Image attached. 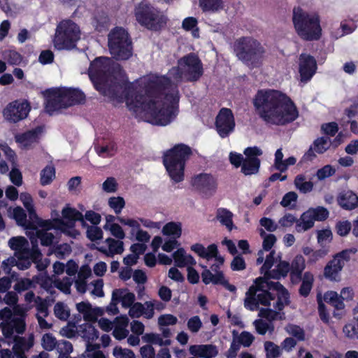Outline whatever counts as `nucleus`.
I'll list each match as a JSON object with an SVG mask.
<instances>
[{
    "mask_svg": "<svg viewBox=\"0 0 358 358\" xmlns=\"http://www.w3.org/2000/svg\"><path fill=\"white\" fill-rule=\"evenodd\" d=\"M203 73L202 63L196 55L184 56L178 60V67L165 76L150 75L127 84L124 90L127 107L140 120L166 126L178 114V84L182 79L197 81Z\"/></svg>",
    "mask_w": 358,
    "mask_h": 358,
    "instance_id": "1",
    "label": "nucleus"
},
{
    "mask_svg": "<svg viewBox=\"0 0 358 358\" xmlns=\"http://www.w3.org/2000/svg\"><path fill=\"white\" fill-rule=\"evenodd\" d=\"M279 253L271 250L266 255L265 262L261 267L260 271L265 278H257L254 284L250 287L245 293L244 306L252 311L259 309V305L270 306L272 301L275 300L274 294L271 292L273 289L276 291L278 300L276 308L282 310L287 304L289 294L282 285L278 282H268L267 279H279L285 277L288 273L290 266L288 262L281 261Z\"/></svg>",
    "mask_w": 358,
    "mask_h": 358,
    "instance_id": "2",
    "label": "nucleus"
},
{
    "mask_svg": "<svg viewBox=\"0 0 358 358\" xmlns=\"http://www.w3.org/2000/svg\"><path fill=\"white\" fill-rule=\"evenodd\" d=\"M254 106L259 117L267 124L285 125L299 117L298 109L292 99L277 90L258 91Z\"/></svg>",
    "mask_w": 358,
    "mask_h": 358,
    "instance_id": "3",
    "label": "nucleus"
},
{
    "mask_svg": "<svg viewBox=\"0 0 358 358\" xmlns=\"http://www.w3.org/2000/svg\"><path fill=\"white\" fill-rule=\"evenodd\" d=\"M26 310L17 306L13 313L9 308L0 310V329L3 336L7 339H13L14 345L13 352L17 358H27L25 352L29 351L34 345V335L33 333L25 336H14V334H22L26 329L24 321Z\"/></svg>",
    "mask_w": 358,
    "mask_h": 358,
    "instance_id": "4",
    "label": "nucleus"
},
{
    "mask_svg": "<svg viewBox=\"0 0 358 358\" xmlns=\"http://www.w3.org/2000/svg\"><path fill=\"white\" fill-rule=\"evenodd\" d=\"M45 110L50 115L62 108L80 103L85 100V94L78 89L58 87L44 92Z\"/></svg>",
    "mask_w": 358,
    "mask_h": 358,
    "instance_id": "5",
    "label": "nucleus"
},
{
    "mask_svg": "<svg viewBox=\"0 0 358 358\" xmlns=\"http://www.w3.org/2000/svg\"><path fill=\"white\" fill-rule=\"evenodd\" d=\"M292 21L295 31L303 40H319L322 34L320 19L315 13H308L300 8L293 10Z\"/></svg>",
    "mask_w": 358,
    "mask_h": 358,
    "instance_id": "6",
    "label": "nucleus"
},
{
    "mask_svg": "<svg viewBox=\"0 0 358 358\" xmlns=\"http://www.w3.org/2000/svg\"><path fill=\"white\" fill-rule=\"evenodd\" d=\"M236 57L250 68L262 65L265 50L262 44L250 36L241 37L234 43Z\"/></svg>",
    "mask_w": 358,
    "mask_h": 358,
    "instance_id": "7",
    "label": "nucleus"
},
{
    "mask_svg": "<svg viewBox=\"0 0 358 358\" xmlns=\"http://www.w3.org/2000/svg\"><path fill=\"white\" fill-rule=\"evenodd\" d=\"M190 154V148L183 144L176 145L165 153L164 165L173 182H179L183 180L185 162Z\"/></svg>",
    "mask_w": 358,
    "mask_h": 358,
    "instance_id": "8",
    "label": "nucleus"
},
{
    "mask_svg": "<svg viewBox=\"0 0 358 358\" xmlns=\"http://www.w3.org/2000/svg\"><path fill=\"white\" fill-rule=\"evenodd\" d=\"M80 27L71 20L60 22L56 28L53 44L56 49L71 50L80 38Z\"/></svg>",
    "mask_w": 358,
    "mask_h": 358,
    "instance_id": "9",
    "label": "nucleus"
},
{
    "mask_svg": "<svg viewBox=\"0 0 358 358\" xmlns=\"http://www.w3.org/2000/svg\"><path fill=\"white\" fill-rule=\"evenodd\" d=\"M134 15L141 25L155 31L164 27L167 20L162 12L145 1L136 6Z\"/></svg>",
    "mask_w": 358,
    "mask_h": 358,
    "instance_id": "10",
    "label": "nucleus"
},
{
    "mask_svg": "<svg viewBox=\"0 0 358 358\" xmlns=\"http://www.w3.org/2000/svg\"><path fill=\"white\" fill-rule=\"evenodd\" d=\"M108 48L111 55L117 60H126L132 55L131 42L122 28L116 27L110 31Z\"/></svg>",
    "mask_w": 358,
    "mask_h": 358,
    "instance_id": "11",
    "label": "nucleus"
},
{
    "mask_svg": "<svg viewBox=\"0 0 358 358\" xmlns=\"http://www.w3.org/2000/svg\"><path fill=\"white\" fill-rule=\"evenodd\" d=\"M112 60L107 57H99L94 60L89 68V77L94 87L106 94V86L110 74Z\"/></svg>",
    "mask_w": 358,
    "mask_h": 358,
    "instance_id": "12",
    "label": "nucleus"
},
{
    "mask_svg": "<svg viewBox=\"0 0 358 358\" xmlns=\"http://www.w3.org/2000/svg\"><path fill=\"white\" fill-rule=\"evenodd\" d=\"M92 322H85L78 325L76 328L78 336L81 337L86 343L83 358H106L103 352L99 350V345L92 344L99 338V334Z\"/></svg>",
    "mask_w": 358,
    "mask_h": 358,
    "instance_id": "13",
    "label": "nucleus"
},
{
    "mask_svg": "<svg viewBox=\"0 0 358 358\" xmlns=\"http://www.w3.org/2000/svg\"><path fill=\"white\" fill-rule=\"evenodd\" d=\"M62 219L57 220L59 229L61 233L72 238L79 235V232L75 228V223L78 220H83V214L76 208L66 205L62 210Z\"/></svg>",
    "mask_w": 358,
    "mask_h": 358,
    "instance_id": "14",
    "label": "nucleus"
},
{
    "mask_svg": "<svg viewBox=\"0 0 358 358\" xmlns=\"http://www.w3.org/2000/svg\"><path fill=\"white\" fill-rule=\"evenodd\" d=\"M30 106L25 100H16L10 103L3 110V116L9 122H17L29 114Z\"/></svg>",
    "mask_w": 358,
    "mask_h": 358,
    "instance_id": "15",
    "label": "nucleus"
},
{
    "mask_svg": "<svg viewBox=\"0 0 358 358\" xmlns=\"http://www.w3.org/2000/svg\"><path fill=\"white\" fill-rule=\"evenodd\" d=\"M216 130L221 138L227 137L235 127V120L231 110L222 108L216 117Z\"/></svg>",
    "mask_w": 358,
    "mask_h": 358,
    "instance_id": "16",
    "label": "nucleus"
},
{
    "mask_svg": "<svg viewBox=\"0 0 358 358\" xmlns=\"http://www.w3.org/2000/svg\"><path fill=\"white\" fill-rule=\"evenodd\" d=\"M273 306L275 310H272L271 308L260 309L259 316L266 319L268 321H265L262 319H259L254 321L253 324L258 334L264 335L267 331H273V326L271 322L278 319V317H281L280 313L276 311V303ZM278 310H279L278 309Z\"/></svg>",
    "mask_w": 358,
    "mask_h": 358,
    "instance_id": "17",
    "label": "nucleus"
},
{
    "mask_svg": "<svg viewBox=\"0 0 358 358\" xmlns=\"http://www.w3.org/2000/svg\"><path fill=\"white\" fill-rule=\"evenodd\" d=\"M244 154L245 157L241 166L242 173L246 176L257 173L260 166L257 157L262 155V150L258 147L247 148Z\"/></svg>",
    "mask_w": 358,
    "mask_h": 358,
    "instance_id": "18",
    "label": "nucleus"
},
{
    "mask_svg": "<svg viewBox=\"0 0 358 358\" xmlns=\"http://www.w3.org/2000/svg\"><path fill=\"white\" fill-rule=\"evenodd\" d=\"M193 187L206 196L214 194L217 188L215 178L208 173H200L192 180Z\"/></svg>",
    "mask_w": 358,
    "mask_h": 358,
    "instance_id": "19",
    "label": "nucleus"
},
{
    "mask_svg": "<svg viewBox=\"0 0 358 358\" xmlns=\"http://www.w3.org/2000/svg\"><path fill=\"white\" fill-rule=\"evenodd\" d=\"M317 70V64L315 58L310 55L301 54L299 59V71L300 80L306 83L313 76Z\"/></svg>",
    "mask_w": 358,
    "mask_h": 358,
    "instance_id": "20",
    "label": "nucleus"
},
{
    "mask_svg": "<svg viewBox=\"0 0 358 358\" xmlns=\"http://www.w3.org/2000/svg\"><path fill=\"white\" fill-rule=\"evenodd\" d=\"M77 311L83 315L85 322H96L99 317L103 315V310L99 307H93L88 301L76 303Z\"/></svg>",
    "mask_w": 358,
    "mask_h": 358,
    "instance_id": "21",
    "label": "nucleus"
},
{
    "mask_svg": "<svg viewBox=\"0 0 358 358\" xmlns=\"http://www.w3.org/2000/svg\"><path fill=\"white\" fill-rule=\"evenodd\" d=\"M189 352L196 358H214L217 355L218 350L212 344H197L190 345Z\"/></svg>",
    "mask_w": 358,
    "mask_h": 358,
    "instance_id": "22",
    "label": "nucleus"
},
{
    "mask_svg": "<svg viewBox=\"0 0 358 358\" xmlns=\"http://www.w3.org/2000/svg\"><path fill=\"white\" fill-rule=\"evenodd\" d=\"M43 132V127L39 126L26 133L15 136V140L21 147L27 148L36 143Z\"/></svg>",
    "mask_w": 358,
    "mask_h": 358,
    "instance_id": "23",
    "label": "nucleus"
},
{
    "mask_svg": "<svg viewBox=\"0 0 358 358\" xmlns=\"http://www.w3.org/2000/svg\"><path fill=\"white\" fill-rule=\"evenodd\" d=\"M99 250L108 257H113L115 255L123 252L124 243L122 240L108 238L104 241L103 245L99 248Z\"/></svg>",
    "mask_w": 358,
    "mask_h": 358,
    "instance_id": "24",
    "label": "nucleus"
},
{
    "mask_svg": "<svg viewBox=\"0 0 358 358\" xmlns=\"http://www.w3.org/2000/svg\"><path fill=\"white\" fill-rule=\"evenodd\" d=\"M41 256L40 251L34 246L32 251H25L24 254L16 255L17 259V267L20 270L27 269L32 262L38 261Z\"/></svg>",
    "mask_w": 358,
    "mask_h": 358,
    "instance_id": "25",
    "label": "nucleus"
},
{
    "mask_svg": "<svg viewBox=\"0 0 358 358\" xmlns=\"http://www.w3.org/2000/svg\"><path fill=\"white\" fill-rule=\"evenodd\" d=\"M135 299L134 294L127 289H115L112 294V302L115 304L120 302L125 308H130L134 303Z\"/></svg>",
    "mask_w": 358,
    "mask_h": 358,
    "instance_id": "26",
    "label": "nucleus"
},
{
    "mask_svg": "<svg viewBox=\"0 0 358 358\" xmlns=\"http://www.w3.org/2000/svg\"><path fill=\"white\" fill-rule=\"evenodd\" d=\"M41 226L43 227L42 229L35 230L36 238H38L41 241V245L49 246L56 240L55 235L52 230L55 232L59 231V230L57 229L54 227L48 226V224H41ZM36 241L37 239L35 240L36 242Z\"/></svg>",
    "mask_w": 358,
    "mask_h": 358,
    "instance_id": "27",
    "label": "nucleus"
},
{
    "mask_svg": "<svg viewBox=\"0 0 358 358\" xmlns=\"http://www.w3.org/2000/svg\"><path fill=\"white\" fill-rule=\"evenodd\" d=\"M92 275V269L87 265H83L78 271V275L75 280V287L80 294H84L87 292L88 285L87 280Z\"/></svg>",
    "mask_w": 358,
    "mask_h": 358,
    "instance_id": "28",
    "label": "nucleus"
},
{
    "mask_svg": "<svg viewBox=\"0 0 358 358\" xmlns=\"http://www.w3.org/2000/svg\"><path fill=\"white\" fill-rule=\"evenodd\" d=\"M129 318L127 315L117 317L114 320L113 336L119 341L123 340L129 336L127 329Z\"/></svg>",
    "mask_w": 358,
    "mask_h": 358,
    "instance_id": "29",
    "label": "nucleus"
},
{
    "mask_svg": "<svg viewBox=\"0 0 358 358\" xmlns=\"http://www.w3.org/2000/svg\"><path fill=\"white\" fill-rule=\"evenodd\" d=\"M343 267V262L334 257L324 267V275L331 281H339L340 273Z\"/></svg>",
    "mask_w": 358,
    "mask_h": 358,
    "instance_id": "30",
    "label": "nucleus"
},
{
    "mask_svg": "<svg viewBox=\"0 0 358 358\" xmlns=\"http://www.w3.org/2000/svg\"><path fill=\"white\" fill-rule=\"evenodd\" d=\"M259 235L263 239V250L258 252V257L257 259V264H261L264 262V251L271 250L277 241L276 236L274 234H266L263 229H259Z\"/></svg>",
    "mask_w": 358,
    "mask_h": 358,
    "instance_id": "31",
    "label": "nucleus"
},
{
    "mask_svg": "<svg viewBox=\"0 0 358 358\" xmlns=\"http://www.w3.org/2000/svg\"><path fill=\"white\" fill-rule=\"evenodd\" d=\"M283 157L282 149H278L275 153L273 167L281 173L286 171L289 166L294 165L296 162V159L293 156L286 159H283Z\"/></svg>",
    "mask_w": 358,
    "mask_h": 358,
    "instance_id": "32",
    "label": "nucleus"
},
{
    "mask_svg": "<svg viewBox=\"0 0 358 358\" xmlns=\"http://www.w3.org/2000/svg\"><path fill=\"white\" fill-rule=\"evenodd\" d=\"M338 204L344 209L352 210L358 204V197L352 191L347 190L340 193L338 197Z\"/></svg>",
    "mask_w": 358,
    "mask_h": 358,
    "instance_id": "33",
    "label": "nucleus"
},
{
    "mask_svg": "<svg viewBox=\"0 0 358 358\" xmlns=\"http://www.w3.org/2000/svg\"><path fill=\"white\" fill-rule=\"evenodd\" d=\"M175 264L178 267H187L196 264L193 257L187 254L183 248H179L172 255Z\"/></svg>",
    "mask_w": 358,
    "mask_h": 358,
    "instance_id": "34",
    "label": "nucleus"
},
{
    "mask_svg": "<svg viewBox=\"0 0 358 358\" xmlns=\"http://www.w3.org/2000/svg\"><path fill=\"white\" fill-rule=\"evenodd\" d=\"M8 217L14 219L17 224L25 229L31 228V222L27 218V214L22 208L17 206L9 208L7 210Z\"/></svg>",
    "mask_w": 358,
    "mask_h": 358,
    "instance_id": "35",
    "label": "nucleus"
},
{
    "mask_svg": "<svg viewBox=\"0 0 358 358\" xmlns=\"http://www.w3.org/2000/svg\"><path fill=\"white\" fill-rule=\"evenodd\" d=\"M116 221L119 222L123 225L128 226L130 228H135L138 227V221L133 219L121 216H114L113 215H107L106 216V223L103 225V229H106L108 227L117 224Z\"/></svg>",
    "mask_w": 358,
    "mask_h": 358,
    "instance_id": "36",
    "label": "nucleus"
},
{
    "mask_svg": "<svg viewBox=\"0 0 358 358\" xmlns=\"http://www.w3.org/2000/svg\"><path fill=\"white\" fill-rule=\"evenodd\" d=\"M310 213H312L311 211L308 210L297 220L295 226V229L297 232H304L314 226L315 220Z\"/></svg>",
    "mask_w": 358,
    "mask_h": 358,
    "instance_id": "37",
    "label": "nucleus"
},
{
    "mask_svg": "<svg viewBox=\"0 0 358 358\" xmlns=\"http://www.w3.org/2000/svg\"><path fill=\"white\" fill-rule=\"evenodd\" d=\"M10 248L15 251V255L24 254L25 251H31L29 248L27 239L22 236L13 237L8 241Z\"/></svg>",
    "mask_w": 358,
    "mask_h": 358,
    "instance_id": "38",
    "label": "nucleus"
},
{
    "mask_svg": "<svg viewBox=\"0 0 358 358\" xmlns=\"http://www.w3.org/2000/svg\"><path fill=\"white\" fill-rule=\"evenodd\" d=\"M162 232L171 238L178 239L182 234V224L180 222H168L163 227Z\"/></svg>",
    "mask_w": 358,
    "mask_h": 358,
    "instance_id": "39",
    "label": "nucleus"
},
{
    "mask_svg": "<svg viewBox=\"0 0 358 358\" xmlns=\"http://www.w3.org/2000/svg\"><path fill=\"white\" fill-rule=\"evenodd\" d=\"M233 213L226 208H219L217 210L216 218L217 220L229 231H231L234 227L233 224Z\"/></svg>",
    "mask_w": 358,
    "mask_h": 358,
    "instance_id": "40",
    "label": "nucleus"
},
{
    "mask_svg": "<svg viewBox=\"0 0 358 358\" xmlns=\"http://www.w3.org/2000/svg\"><path fill=\"white\" fill-rule=\"evenodd\" d=\"M20 199L23 206L28 212L29 219L32 221L38 220V217L35 210L33 199L31 196L27 192H22L20 195Z\"/></svg>",
    "mask_w": 358,
    "mask_h": 358,
    "instance_id": "41",
    "label": "nucleus"
},
{
    "mask_svg": "<svg viewBox=\"0 0 358 358\" xmlns=\"http://www.w3.org/2000/svg\"><path fill=\"white\" fill-rule=\"evenodd\" d=\"M215 265H213L211 266V269L213 271H215V273H212L210 271L206 268L201 273V278L202 281L206 284L208 285L210 282L213 284H219L220 280L222 279V277L223 275L222 272L218 271L215 268Z\"/></svg>",
    "mask_w": 358,
    "mask_h": 358,
    "instance_id": "42",
    "label": "nucleus"
},
{
    "mask_svg": "<svg viewBox=\"0 0 358 358\" xmlns=\"http://www.w3.org/2000/svg\"><path fill=\"white\" fill-rule=\"evenodd\" d=\"M199 6L205 12H217L224 8L222 0H199Z\"/></svg>",
    "mask_w": 358,
    "mask_h": 358,
    "instance_id": "43",
    "label": "nucleus"
},
{
    "mask_svg": "<svg viewBox=\"0 0 358 358\" xmlns=\"http://www.w3.org/2000/svg\"><path fill=\"white\" fill-rule=\"evenodd\" d=\"M313 280L314 277L312 273L309 272H306L303 274L302 278V283L299 289L300 294L302 296H306L309 294L313 287Z\"/></svg>",
    "mask_w": 358,
    "mask_h": 358,
    "instance_id": "44",
    "label": "nucleus"
},
{
    "mask_svg": "<svg viewBox=\"0 0 358 358\" xmlns=\"http://www.w3.org/2000/svg\"><path fill=\"white\" fill-rule=\"evenodd\" d=\"M294 185L301 193H308L312 191L313 183L310 181H306L303 175H298L294 180Z\"/></svg>",
    "mask_w": 358,
    "mask_h": 358,
    "instance_id": "45",
    "label": "nucleus"
},
{
    "mask_svg": "<svg viewBox=\"0 0 358 358\" xmlns=\"http://www.w3.org/2000/svg\"><path fill=\"white\" fill-rule=\"evenodd\" d=\"M142 339L144 342L158 345L160 346L162 345H169L171 344V341L169 339L164 340L160 334H145L143 336Z\"/></svg>",
    "mask_w": 358,
    "mask_h": 358,
    "instance_id": "46",
    "label": "nucleus"
},
{
    "mask_svg": "<svg viewBox=\"0 0 358 358\" xmlns=\"http://www.w3.org/2000/svg\"><path fill=\"white\" fill-rule=\"evenodd\" d=\"M36 318L38 322V325L41 329H48L52 327L51 324H49L45 317L48 316V308L45 305H40L37 307Z\"/></svg>",
    "mask_w": 358,
    "mask_h": 358,
    "instance_id": "47",
    "label": "nucleus"
},
{
    "mask_svg": "<svg viewBox=\"0 0 358 358\" xmlns=\"http://www.w3.org/2000/svg\"><path fill=\"white\" fill-rule=\"evenodd\" d=\"M197 20L194 17H188L183 20L182 27L187 31H192L194 38L199 37V31L197 27Z\"/></svg>",
    "mask_w": 358,
    "mask_h": 358,
    "instance_id": "48",
    "label": "nucleus"
},
{
    "mask_svg": "<svg viewBox=\"0 0 358 358\" xmlns=\"http://www.w3.org/2000/svg\"><path fill=\"white\" fill-rule=\"evenodd\" d=\"M94 149L97 155L102 157H111L116 152V147L113 143H109L103 145H96Z\"/></svg>",
    "mask_w": 358,
    "mask_h": 358,
    "instance_id": "49",
    "label": "nucleus"
},
{
    "mask_svg": "<svg viewBox=\"0 0 358 358\" xmlns=\"http://www.w3.org/2000/svg\"><path fill=\"white\" fill-rule=\"evenodd\" d=\"M54 313L58 319L66 321L70 316V310L66 304L57 302L54 307Z\"/></svg>",
    "mask_w": 358,
    "mask_h": 358,
    "instance_id": "50",
    "label": "nucleus"
},
{
    "mask_svg": "<svg viewBox=\"0 0 358 358\" xmlns=\"http://www.w3.org/2000/svg\"><path fill=\"white\" fill-rule=\"evenodd\" d=\"M331 145V142L329 138L327 137H320L317 138L314 141V150L319 153H324L326 150H327Z\"/></svg>",
    "mask_w": 358,
    "mask_h": 358,
    "instance_id": "51",
    "label": "nucleus"
},
{
    "mask_svg": "<svg viewBox=\"0 0 358 358\" xmlns=\"http://www.w3.org/2000/svg\"><path fill=\"white\" fill-rule=\"evenodd\" d=\"M298 196L294 192H289L284 195L280 205L285 208L292 209L296 206Z\"/></svg>",
    "mask_w": 358,
    "mask_h": 358,
    "instance_id": "52",
    "label": "nucleus"
},
{
    "mask_svg": "<svg viewBox=\"0 0 358 358\" xmlns=\"http://www.w3.org/2000/svg\"><path fill=\"white\" fill-rule=\"evenodd\" d=\"M72 280L69 277H65L62 280L55 279L54 285L64 294H70Z\"/></svg>",
    "mask_w": 358,
    "mask_h": 358,
    "instance_id": "53",
    "label": "nucleus"
},
{
    "mask_svg": "<svg viewBox=\"0 0 358 358\" xmlns=\"http://www.w3.org/2000/svg\"><path fill=\"white\" fill-rule=\"evenodd\" d=\"M108 205L115 214H120L125 206V201L122 197L113 196L108 199Z\"/></svg>",
    "mask_w": 358,
    "mask_h": 358,
    "instance_id": "54",
    "label": "nucleus"
},
{
    "mask_svg": "<svg viewBox=\"0 0 358 358\" xmlns=\"http://www.w3.org/2000/svg\"><path fill=\"white\" fill-rule=\"evenodd\" d=\"M264 348L266 352V358H277L281 354L280 348L273 342H265Z\"/></svg>",
    "mask_w": 358,
    "mask_h": 358,
    "instance_id": "55",
    "label": "nucleus"
},
{
    "mask_svg": "<svg viewBox=\"0 0 358 358\" xmlns=\"http://www.w3.org/2000/svg\"><path fill=\"white\" fill-rule=\"evenodd\" d=\"M43 348L48 351H51L56 348L58 341H57L55 337L51 334H45L43 336L42 340Z\"/></svg>",
    "mask_w": 358,
    "mask_h": 358,
    "instance_id": "56",
    "label": "nucleus"
},
{
    "mask_svg": "<svg viewBox=\"0 0 358 358\" xmlns=\"http://www.w3.org/2000/svg\"><path fill=\"white\" fill-rule=\"evenodd\" d=\"M308 210L311 211L312 213L310 214L313 217L315 221H323L328 217L329 214L328 210L322 206L310 208Z\"/></svg>",
    "mask_w": 358,
    "mask_h": 358,
    "instance_id": "57",
    "label": "nucleus"
},
{
    "mask_svg": "<svg viewBox=\"0 0 358 358\" xmlns=\"http://www.w3.org/2000/svg\"><path fill=\"white\" fill-rule=\"evenodd\" d=\"M55 176V171L54 167L46 166L41 172V182L43 185L49 184Z\"/></svg>",
    "mask_w": 358,
    "mask_h": 358,
    "instance_id": "58",
    "label": "nucleus"
},
{
    "mask_svg": "<svg viewBox=\"0 0 358 358\" xmlns=\"http://www.w3.org/2000/svg\"><path fill=\"white\" fill-rule=\"evenodd\" d=\"M296 217L291 214L286 213L282 217H280L278 222L279 229H286L292 227L294 223L296 224Z\"/></svg>",
    "mask_w": 358,
    "mask_h": 358,
    "instance_id": "59",
    "label": "nucleus"
},
{
    "mask_svg": "<svg viewBox=\"0 0 358 358\" xmlns=\"http://www.w3.org/2000/svg\"><path fill=\"white\" fill-rule=\"evenodd\" d=\"M140 227H141V224L138 222V227L131 228V234L132 236H135V238L138 241H140L142 243H147L149 241V240L150 238V236L147 231L140 229Z\"/></svg>",
    "mask_w": 358,
    "mask_h": 358,
    "instance_id": "60",
    "label": "nucleus"
},
{
    "mask_svg": "<svg viewBox=\"0 0 358 358\" xmlns=\"http://www.w3.org/2000/svg\"><path fill=\"white\" fill-rule=\"evenodd\" d=\"M202 322L197 315L190 317L187 322V329L192 334H196L202 327Z\"/></svg>",
    "mask_w": 358,
    "mask_h": 358,
    "instance_id": "61",
    "label": "nucleus"
},
{
    "mask_svg": "<svg viewBox=\"0 0 358 358\" xmlns=\"http://www.w3.org/2000/svg\"><path fill=\"white\" fill-rule=\"evenodd\" d=\"M332 240V233L329 229H322L317 231V242L318 243L322 246L327 243H329Z\"/></svg>",
    "mask_w": 358,
    "mask_h": 358,
    "instance_id": "62",
    "label": "nucleus"
},
{
    "mask_svg": "<svg viewBox=\"0 0 358 358\" xmlns=\"http://www.w3.org/2000/svg\"><path fill=\"white\" fill-rule=\"evenodd\" d=\"M113 355L115 358H135V355L131 350L122 348L120 346H116L113 350Z\"/></svg>",
    "mask_w": 358,
    "mask_h": 358,
    "instance_id": "63",
    "label": "nucleus"
},
{
    "mask_svg": "<svg viewBox=\"0 0 358 358\" xmlns=\"http://www.w3.org/2000/svg\"><path fill=\"white\" fill-rule=\"evenodd\" d=\"M178 322V318L171 314L162 315L158 318V324L160 327L173 326Z\"/></svg>",
    "mask_w": 358,
    "mask_h": 358,
    "instance_id": "64",
    "label": "nucleus"
}]
</instances>
